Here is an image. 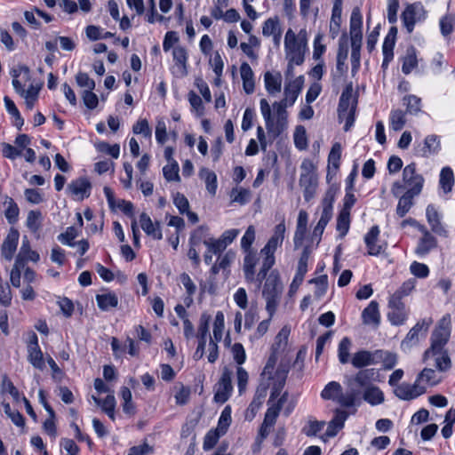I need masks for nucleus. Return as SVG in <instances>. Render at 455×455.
Wrapping results in <instances>:
<instances>
[{
  "label": "nucleus",
  "mask_w": 455,
  "mask_h": 455,
  "mask_svg": "<svg viewBox=\"0 0 455 455\" xmlns=\"http://www.w3.org/2000/svg\"><path fill=\"white\" fill-rule=\"evenodd\" d=\"M378 377L379 371L375 368L359 370L355 374L347 377L345 381L346 391L339 397L338 403L344 408H354L355 413L356 407L362 403L367 380Z\"/></svg>",
  "instance_id": "f257e3e1"
},
{
  "label": "nucleus",
  "mask_w": 455,
  "mask_h": 455,
  "mask_svg": "<svg viewBox=\"0 0 455 455\" xmlns=\"http://www.w3.org/2000/svg\"><path fill=\"white\" fill-rule=\"evenodd\" d=\"M424 181L423 176L416 172V164L411 163L403 168V182L396 181L393 184L392 193L395 196H398L405 190V193L419 196L422 191Z\"/></svg>",
  "instance_id": "f03ea898"
},
{
  "label": "nucleus",
  "mask_w": 455,
  "mask_h": 455,
  "mask_svg": "<svg viewBox=\"0 0 455 455\" xmlns=\"http://www.w3.org/2000/svg\"><path fill=\"white\" fill-rule=\"evenodd\" d=\"M283 283L276 270L272 271L267 277L262 296L266 300V310L273 317L279 305L283 293Z\"/></svg>",
  "instance_id": "7ed1b4c3"
},
{
  "label": "nucleus",
  "mask_w": 455,
  "mask_h": 455,
  "mask_svg": "<svg viewBox=\"0 0 455 455\" xmlns=\"http://www.w3.org/2000/svg\"><path fill=\"white\" fill-rule=\"evenodd\" d=\"M284 48L288 61L294 62L298 66L304 62L306 48L297 44L296 34L291 28L285 34Z\"/></svg>",
  "instance_id": "20e7f679"
},
{
  "label": "nucleus",
  "mask_w": 455,
  "mask_h": 455,
  "mask_svg": "<svg viewBox=\"0 0 455 455\" xmlns=\"http://www.w3.org/2000/svg\"><path fill=\"white\" fill-rule=\"evenodd\" d=\"M451 335V316L444 315L431 336V349H444Z\"/></svg>",
  "instance_id": "39448f33"
},
{
  "label": "nucleus",
  "mask_w": 455,
  "mask_h": 455,
  "mask_svg": "<svg viewBox=\"0 0 455 455\" xmlns=\"http://www.w3.org/2000/svg\"><path fill=\"white\" fill-rule=\"evenodd\" d=\"M334 196H335V193L331 189H329L326 192L325 196L322 202L323 211H322L321 218H320L317 225L314 228L313 236L320 237L323 235L326 225L331 219L332 204L334 202Z\"/></svg>",
  "instance_id": "423d86ee"
},
{
  "label": "nucleus",
  "mask_w": 455,
  "mask_h": 455,
  "mask_svg": "<svg viewBox=\"0 0 455 455\" xmlns=\"http://www.w3.org/2000/svg\"><path fill=\"white\" fill-rule=\"evenodd\" d=\"M214 400L217 403H224L228 400L233 390L232 386V372L228 368L225 367L220 380L214 387Z\"/></svg>",
  "instance_id": "0eeeda50"
},
{
  "label": "nucleus",
  "mask_w": 455,
  "mask_h": 455,
  "mask_svg": "<svg viewBox=\"0 0 455 455\" xmlns=\"http://www.w3.org/2000/svg\"><path fill=\"white\" fill-rule=\"evenodd\" d=\"M424 17L425 11L419 3L408 5L402 13L403 22L409 33L412 32L415 23L423 20Z\"/></svg>",
  "instance_id": "6e6552de"
},
{
  "label": "nucleus",
  "mask_w": 455,
  "mask_h": 455,
  "mask_svg": "<svg viewBox=\"0 0 455 455\" xmlns=\"http://www.w3.org/2000/svg\"><path fill=\"white\" fill-rule=\"evenodd\" d=\"M211 315L203 314L200 317V323L197 331L198 346L193 355L195 360H200L204 355L207 337L209 334V323Z\"/></svg>",
  "instance_id": "1a4fd4ad"
},
{
  "label": "nucleus",
  "mask_w": 455,
  "mask_h": 455,
  "mask_svg": "<svg viewBox=\"0 0 455 455\" xmlns=\"http://www.w3.org/2000/svg\"><path fill=\"white\" fill-rule=\"evenodd\" d=\"M28 360L36 369L43 370L44 368V361L43 353L38 345V339L35 332L29 336L28 342Z\"/></svg>",
  "instance_id": "9d476101"
},
{
  "label": "nucleus",
  "mask_w": 455,
  "mask_h": 455,
  "mask_svg": "<svg viewBox=\"0 0 455 455\" xmlns=\"http://www.w3.org/2000/svg\"><path fill=\"white\" fill-rule=\"evenodd\" d=\"M429 359L435 361V366L440 371H445L451 366V358L444 349L428 348L424 354V361L427 362Z\"/></svg>",
  "instance_id": "9b49d317"
},
{
  "label": "nucleus",
  "mask_w": 455,
  "mask_h": 455,
  "mask_svg": "<svg viewBox=\"0 0 455 455\" xmlns=\"http://www.w3.org/2000/svg\"><path fill=\"white\" fill-rule=\"evenodd\" d=\"M426 392V387L421 386L419 382L415 381L414 384L411 385L408 383H403L397 386L395 389V395L403 400H411Z\"/></svg>",
  "instance_id": "f8f14e48"
},
{
  "label": "nucleus",
  "mask_w": 455,
  "mask_h": 455,
  "mask_svg": "<svg viewBox=\"0 0 455 455\" xmlns=\"http://www.w3.org/2000/svg\"><path fill=\"white\" fill-rule=\"evenodd\" d=\"M379 380V377L377 379H371L367 380L366 389L364 390V395L363 400L371 404V406H376L381 404L385 401V395L382 390L376 385L374 382Z\"/></svg>",
  "instance_id": "ddd939ff"
},
{
  "label": "nucleus",
  "mask_w": 455,
  "mask_h": 455,
  "mask_svg": "<svg viewBox=\"0 0 455 455\" xmlns=\"http://www.w3.org/2000/svg\"><path fill=\"white\" fill-rule=\"evenodd\" d=\"M388 307L390 311L387 314V318L391 323L394 325L403 324L407 318V313L402 300L390 298Z\"/></svg>",
  "instance_id": "4468645a"
},
{
  "label": "nucleus",
  "mask_w": 455,
  "mask_h": 455,
  "mask_svg": "<svg viewBox=\"0 0 455 455\" xmlns=\"http://www.w3.org/2000/svg\"><path fill=\"white\" fill-rule=\"evenodd\" d=\"M20 233L15 228H11L1 246V254L6 260H11L16 251Z\"/></svg>",
  "instance_id": "2eb2a0df"
},
{
  "label": "nucleus",
  "mask_w": 455,
  "mask_h": 455,
  "mask_svg": "<svg viewBox=\"0 0 455 455\" xmlns=\"http://www.w3.org/2000/svg\"><path fill=\"white\" fill-rule=\"evenodd\" d=\"M289 368L286 364L281 363L276 369L273 377L274 384L271 390V395L268 403L280 395L283 387L285 385Z\"/></svg>",
  "instance_id": "dca6fc26"
},
{
  "label": "nucleus",
  "mask_w": 455,
  "mask_h": 455,
  "mask_svg": "<svg viewBox=\"0 0 455 455\" xmlns=\"http://www.w3.org/2000/svg\"><path fill=\"white\" fill-rule=\"evenodd\" d=\"M356 97L353 94V84L349 83L346 85L339 102L338 112L339 118L347 114L353 106H356Z\"/></svg>",
  "instance_id": "f3484780"
},
{
  "label": "nucleus",
  "mask_w": 455,
  "mask_h": 455,
  "mask_svg": "<svg viewBox=\"0 0 455 455\" xmlns=\"http://www.w3.org/2000/svg\"><path fill=\"white\" fill-rule=\"evenodd\" d=\"M379 227L373 226L364 236L369 255L377 256L384 250L383 245L379 243Z\"/></svg>",
  "instance_id": "a211bd4d"
},
{
  "label": "nucleus",
  "mask_w": 455,
  "mask_h": 455,
  "mask_svg": "<svg viewBox=\"0 0 455 455\" xmlns=\"http://www.w3.org/2000/svg\"><path fill=\"white\" fill-rule=\"evenodd\" d=\"M303 84L304 77L302 76L287 84L284 87V98L283 100H287V103L292 106L302 90Z\"/></svg>",
  "instance_id": "6ab92c4d"
},
{
  "label": "nucleus",
  "mask_w": 455,
  "mask_h": 455,
  "mask_svg": "<svg viewBox=\"0 0 455 455\" xmlns=\"http://www.w3.org/2000/svg\"><path fill=\"white\" fill-rule=\"evenodd\" d=\"M91 188L92 185L89 180L84 177L73 180L68 186L69 192L78 196L81 200L90 196Z\"/></svg>",
  "instance_id": "aec40b11"
},
{
  "label": "nucleus",
  "mask_w": 455,
  "mask_h": 455,
  "mask_svg": "<svg viewBox=\"0 0 455 455\" xmlns=\"http://www.w3.org/2000/svg\"><path fill=\"white\" fill-rule=\"evenodd\" d=\"M363 323L366 325H373L378 327L380 323V314L379 311V304L372 300L362 312Z\"/></svg>",
  "instance_id": "412c9836"
},
{
  "label": "nucleus",
  "mask_w": 455,
  "mask_h": 455,
  "mask_svg": "<svg viewBox=\"0 0 455 455\" xmlns=\"http://www.w3.org/2000/svg\"><path fill=\"white\" fill-rule=\"evenodd\" d=\"M375 351L360 350L354 354L351 363L355 368L363 370L365 367L376 364Z\"/></svg>",
  "instance_id": "4be33fe9"
},
{
  "label": "nucleus",
  "mask_w": 455,
  "mask_h": 455,
  "mask_svg": "<svg viewBox=\"0 0 455 455\" xmlns=\"http://www.w3.org/2000/svg\"><path fill=\"white\" fill-rule=\"evenodd\" d=\"M267 386L259 387L257 388L256 394L253 397V400L250 403L249 407L245 411V419L248 420H252L256 416L258 411L261 407L264 398L267 395Z\"/></svg>",
  "instance_id": "5701e85b"
},
{
  "label": "nucleus",
  "mask_w": 455,
  "mask_h": 455,
  "mask_svg": "<svg viewBox=\"0 0 455 455\" xmlns=\"http://www.w3.org/2000/svg\"><path fill=\"white\" fill-rule=\"evenodd\" d=\"M259 104L260 111L266 123V129L267 133L272 135L274 138L277 137L280 134L281 130L278 129V127L274 124L270 105L266 99H261Z\"/></svg>",
  "instance_id": "b1692460"
},
{
  "label": "nucleus",
  "mask_w": 455,
  "mask_h": 455,
  "mask_svg": "<svg viewBox=\"0 0 455 455\" xmlns=\"http://www.w3.org/2000/svg\"><path fill=\"white\" fill-rule=\"evenodd\" d=\"M426 213L431 230L436 235L446 236L447 232L440 221V214L435 206L428 205Z\"/></svg>",
  "instance_id": "393cba45"
},
{
  "label": "nucleus",
  "mask_w": 455,
  "mask_h": 455,
  "mask_svg": "<svg viewBox=\"0 0 455 455\" xmlns=\"http://www.w3.org/2000/svg\"><path fill=\"white\" fill-rule=\"evenodd\" d=\"M432 323V320L423 319L421 322H419L413 328L410 330L408 332L403 343L415 344L419 341V336L426 335L430 324Z\"/></svg>",
  "instance_id": "a878e982"
},
{
  "label": "nucleus",
  "mask_w": 455,
  "mask_h": 455,
  "mask_svg": "<svg viewBox=\"0 0 455 455\" xmlns=\"http://www.w3.org/2000/svg\"><path fill=\"white\" fill-rule=\"evenodd\" d=\"M140 223L141 226V228L144 230V232L152 236L154 239L160 240L162 239V232L160 229V226L158 223L154 224L151 220L150 217L143 212L140 216Z\"/></svg>",
  "instance_id": "bb28decb"
},
{
  "label": "nucleus",
  "mask_w": 455,
  "mask_h": 455,
  "mask_svg": "<svg viewBox=\"0 0 455 455\" xmlns=\"http://www.w3.org/2000/svg\"><path fill=\"white\" fill-rule=\"evenodd\" d=\"M299 186L303 188L305 200L310 201L315 194L317 186L316 175H300Z\"/></svg>",
  "instance_id": "cd10ccee"
},
{
  "label": "nucleus",
  "mask_w": 455,
  "mask_h": 455,
  "mask_svg": "<svg viewBox=\"0 0 455 455\" xmlns=\"http://www.w3.org/2000/svg\"><path fill=\"white\" fill-rule=\"evenodd\" d=\"M172 57L175 61L177 72L180 76H185L188 74L187 61L188 52L184 47L177 46L172 50Z\"/></svg>",
  "instance_id": "c85d7f7f"
},
{
  "label": "nucleus",
  "mask_w": 455,
  "mask_h": 455,
  "mask_svg": "<svg viewBox=\"0 0 455 455\" xmlns=\"http://www.w3.org/2000/svg\"><path fill=\"white\" fill-rule=\"evenodd\" d=\"M376 364L381 363L383 370H392L397 363V355L387 350H375Z\"/></svg>",
  "instance_id": "c756f323"
},
{
  "label": "nucleus",
  "mask_w": 455,
  "mask_h": 455,
  "mask_svg": "<svg viewBox=\"0 0 455 455\" xmlns=\"http://www.w3.org/2000/svg\"><path fill=\"white\" fill-rule=\"evenodd\" d=\"M244 251L246 253V255L243 259L244 276L248 282H253L255 280L254 267L258 261L257 254L252 250Z\"/></svg>",
  "instance_id": "7c9ffc66"
},
{
  "label": "nucleus",
  "mask_w": 455,
  "mask_h": 455,
  "mask_svg": "<svg viewBox=\"0 0 455 455\" xmlns=\"http://www.w3.org/2000/svg\"><path fill=\"white\" fill-rule=\"evenodd\" d=\"M240 73L243 80V87L244 92L247 94H251L254 92L255 88L254 74L251 68L248 63L243 62L240 67Z\"/></svg>",
  "instance_id": "2f4dec72"
},
{
  "label": "nucleus",
  "mask_w": 455,
  "mask_h": 455,
  "mask_svg": "<svg viewBox=\"0 0 455 455\" xmlns=\"http://www.w3.org/2000/svg\"><path fill=\"white\" fill-rule=\"evenodd\" d=\"M265 87L268 93L275 94L281 92L282 76L279 72L272 74L267 71L264 74Z\"/></svg>",
  "instance_id": "473e14b6"
},
{
  "label": "nucleus",
  "mask_w": 455,
  "mask_h": 455,
  "mask_svg": "<svg viewBox=\"0 0 455 455\" xmlns=\"http://www.w3.org/2000/svg\"><path fill=\"white\" fill-rule=\"evenodd\" d=\"M96 301L100 309L108 311L110 308L116 307L119 300L116 293L108 291L97 294Z\"/></svg>",
  "instance_id": "72a5a7b5"
},
{
  "label": "nucleus",
  "mask_w": 455,
  "mask_h": 455,
  "mask_svg": "<svg viewBox=\"0 0 455 455\" xmlns=\"http://www.w3.org/2000/svg\"><path fill=\"white\" fill-rule=\"evenodd\" d=\"M341 385L337 381L329 382L321 393L324 400H332L338 403L339 397L344 394Z\"/></svg>",
  "instance_id": "f704fd0d"
},
{
  "label": "nucleus",
  "mask_w": 455,
  "mask_h": 455,
  "mask_svg": "<svg viewBox=\"0 0 455 455\" xmlns=\"http://www.w3.org/2000/svg\"><path fill=\"white\" fill-rule=\"evenodd\" d=\"M307 224V213L300 211L298 217L297 228L294 235V243L297 246L301 243L304 239Z\"/></svg>",
  "instance_id": "c9c22d12"
},
{
  "label": "nucleus",
  "mask_w": 455,
  "mask_h": 455,
  "mask_svg": "<svg viewBox=\"0 0 455 455\" xmlns=\"http://www.w3.org/2000/svg\"><path fill=\"white\" fill-rule=\"evenodd\" d=\"M199 177L204 180L207 191L214 196L217 190V176L207 168H202L199 172Z\"/></svg>",
  "instance_id": "e433bc0d"
},
{
  "label": "nucleus",
  "mask_w": 455,
  "mask_h": 455,
  "mask_svg": "<svg viewBox=\"0 0 455 455\" xmlns=\"http://www.w3.org/2000/svg\"><path fill=\"white\" fill-rule=\"evenodd\" d=\"M309 259V251L307 248H305L301 253V256L298 262L297 273L294 276V283L301 284L304 280V276L307 271V262Z\"/></svg>",
  "instance_id": "4c0bfd02"
},
{
  "label": "nucleus",
  "mask_w": 455,
  "mask_h": 455,
  "mask_svg": "<svg viewBox=\"0 0 455 455\" xmlns=\"http://www.w3.org/2000/svg\"><path fill=\"white\" fill-rule=\"evenodd\" d=\"M4 205H6V209L4 210V216L9 224L16 223L20 213V209L17 204L12 197L6 196L4 200Z\"/></svg>",
  "instance_id": "58836bf2"
},
{
  "label": "nucleus",
  "mask_w": 455,
  "mask_h": 455,
  "mask_svg": "<svg viewBox=\"0 0 455 455\" xmlns=\"http://www.w3.org/2000/svg\"><path fill=\"white\" fill-rule=\"evenodd\" d=\"M436 246L437 241L434 236L428 238H420L415 249V253L419 257H424Z\"/></svg>",
  "instance_id": "ea45409f"
},
{
  "label": "nucleus",
  "mask_w": 455,
  "mask_h": 455,
  "mask_svg": "<svg viewBox=\"0 0 455 455\" xmlns=\"http://www.w3.org/2000/svg\"><path fill=\"white\" fill-rule=\"evenodd\" d=\"M42 220L41 212L32 210L28 213L26 226L32 233H37L42 228Z\"/></svg>",
  "instance_id": "a19ab883"
},
{
  "label": "nucleus",
  "mask_w": 455,
  "mask_h": 455,
  "mask_svg": "<svg viewBox=\"0 0 455 455\" xmlns=\"http://www.w3.org/2000/svg\"><path fill=\"white\" fill-rule=\"evenodd\" d=\"M417 65L418 60L416 56V50L414 47H410L407 49L406 55L403 58L402 71L405 75H408L417 67Z\"/></svg>",
  "instance_id": "79ce46f5"
},
{
  "label": "nucleus",
  "mask_w": 455,
  "mask_h": 455,
  "mask_svg": "<svg viewBox=\"0 0 455 455\" xmlns=\"http://www.w3.org/2000/svg\"><path fill=\"white\" fill-rule=\"evenodd\" d=\"M440 186L444 193H449L454 184L453 172L450 167H443L440 173Z\"/></svg>",
  "instance_id": "37998d69"
},
{
  "label": "nucleus",
  "mask_w": 455,
  "mask_h": 455,
  "mask_svg": "<svg viewBox=\"0 0 455 455\" xmlns=\"http://www.w3.org/2000/svg\"><path fill=\"white\" fill-rule=\"evenodd\" d=\"M362 44V36H351V62L353 71L357 69L360 65V50Z\"/></svg>",
  "instance_id": "c03bdc74"
},
{
  "label": "nucleus",
  "mask_w": 455,
  "mask_h": 455,
  "mask_svg": "<svg viewBox=\"0 0 455 455\" xmlns=\"http://www.w3.org/2000/svg\"><path fill=\"white\" fill-rule=\"evenodd\" d=\"M416 196H412V194L404 193L398 201V204L396 207V213L399 217H403L413 205V198Z\"/></svg>",
  "instance_id": "a18cd8bd"
},
{
  "label": "nucleus",
  "mask_w": 455,
  "mask_h": 455,
  "mask_svg": "<svg viewBox=\"0 0 455 455\" xmlns=\"http://www.w3.org/2000/svg\"><path fill=\"white\" fill-rule=\"evenodd\" d=\"M251 190L243 188H234L230 193L232 201L241 205L248 203L251 199Z\"/></svg>",
  "instance_id": "49530a36"
},
{
  "label": "nucleus",
  "mask_w": 455,
  "mask_h": 455,
  "mask_svg": "<svg viewBox=\"0 0 455 455\" xmlns=\"http://www.w3.org/2000/svg\"><path fill=\"white\" fill-rule=\"evenodd\" d=\"M362 16L359 9L355 8L353 10L350 18V36H362Z\"/></svg>",
  "instance_id": "de8ad7c7"
},
{
  "label": "nucleus",
  "mask_w": 455,
  "mask_h": 455,
  "mask_svg": "<svg viewBox=\"0 0 455 455\" xmlns=\"http://www.w3.org/2000/svg\"><path fill=\"white\" fill-rule=\"evenodd\" d=\"M350 226V212L347 210H341L337 219V230L339 232V235L343 237L349 229Z\"/></svg>",
  "instance_id": "09e8293b"
},
{
  "label": "nucleus",
  "mask_w": 455,
  "mask_h": 455,
  "mask_svg": "<svg viewBox=\"0 0 455 455\" xmlns=\"http://www.w3.org/2000/svg\"><path fill=\"white\" fill-rule=\"evenodd\" d=\"M282 30L278 17L267 19L262 27V34L264 36H271L272 35Z\"/></svg>",
  "instance_id": "8fccbe9b"
},
{
  "label": "nucleus",
  "mask_w": 455,
  "mask_h": 455,
  "mask_svg": "<svg viewBox=\"0 0 455 455\" xmlns=\"http://www.w3.org/2000/svg\"><path fill=\"white\" fill-rule=\"evenodd\" d=\"M231 423V408L229 405L226 406L222 411L220 417L218 421V426L216 429L220 432V434H226L228 427Z\"/></svg>",
  "instance_id": "3c124183"
},
{
  "label": "nucleus",
  "mask_w": 455,
  "mask_h": 455,
  "mask_svg": "<svg viewBox=\"0 0 455 455\" xmlns=\"http://www.w3.org/2000/svg\"><path fill=\"white\" fill-rule=\"evenodd\" d=\"M406 123L405 114L400 110H393L390 114V125L394 131H400Z\"/></svg>",
  "instance_id": "603ef678"
},
{
  "label": "nucleus",
  "mask_w": 455,
  "mask_h": 455,
  "mask_svg": "<svg viewBox=\"0 0 455 455\" xmlns=\"http://www.w3.org/2000/svg\"><path fill=\"white\" fill-rule=\"evenodd\" d=\"M224 435V434H220L218 429L213 428L211 429L204 436L203 448L204 451L212 450L216 443H218L220 436Z\"/></svg>",
  "instance_id": "864d4df0"
},
{
  "label": "nucleus",
  "mask_w": 455,
  "mask_h": 455,
  "mask_svg": "<svg viewBox=\"0 0 455 455\" xmlns=\"http://www.w3.org/2000/svg\"><path fill=\"white\" fill-rule=\"evenodd\" d=\"M163 174L168 181H180L179 165L176 161H172L163 168Z\"/></svg>",
  "instance_id": "5fc2aeb1"
},
{
  "label": "nucleus",
  "mask_w": 455,
  "mask_h": 455,
  "mask_svg": "<svg viewBox=\"0 0 455 455\" xmlns=\"http://www.w3.org/2000/svg\"><path fill=\"white\" fill-rule=\"evenodd\" d=\"M416 281L411 278L404 282L402 286L391 296V298L402 300V299L409 295L415 287Z\"/></svg>",
  "instance_id": "6e6d98bb"
},
{
  "label": "nucleus",
  "mask_w": 455,
  "mask_h": 455,
  "mask_svg": "<svg viewBox=\"0 0 455 455\" xmlns=\"http://www.w3.org/2000/svg\"><path fill=\"white\" fill-rule=\"evenodd\" d=\"M204 244L207 246V249L210 250V252L218 255V257L221 255V252L224 251L227 248L226 242H222L220 238H211L209 240H204Z\"/></svg>",
  "instance_id": "4d7b16f0"
},
{
  "label": "nucleus",
  "mask_w": 455,
  "mask_h": 455,
  "mask_svg": "<svg viewBox=\"0 0 455 455\" xmlns=\"http://www.w3.org/2000/svg\"><path fill=\"white\" fill-rule=\"evenodd\" d=\"M341 157V146L336 142L332 145L331 149L328 156L329 167L331 165L332 168L337 170L339 166V160Z\"/></svg>",
  "instance_id": "13d9d810"
},
{
  "label": "nucleus",
  "mask_w": 455,
  "mask_h": 455,
  "mask_svg": "<svg viewBox=\"0 0 455 455\" xmlns=\"http://www.w3.org/2000/svg\"><path fill=\"white\" fill-rule=\"evenodd\" d=\"M289 106L290 105L287 103V100H282L280 102H275L273 104L274 110L277 115V124L275 126H277L280 130H282L280 126L283 125V122L286 119V108Z\"/></svg>",
  "instance_id": "bf43d9fd"
},
{
  "label": "nucleus",
  "mask_w": 455,
  "mask_h": 455,
  "mask_svg": "<svg viewBox=\"0 0 455 455\" xmlns=\"http://www.w3.org/2000/svg\"><path fill=\"white\" fill-rule=\"evenodd\" d=\"M351 347V340L345 337L339 344V360L341 363H347L349 359V350Z\"/></svg>",
  "instance_id": "052dcab7"
},
{
  "label": "nucleus",
  "mask_w": 455,
  "mask_h": 455,
  "mask_svg": "<svg viewBox=\"0 0 455 455\" xmlns=\"http://www.w3.org/2000/svg\"><path fill=\"white\" fill-rule=\"evenodd\" d=\"M224 315L221 311L217 312L213 323V338L217 341H220L224 331Z\"/></svg>",
  "instance_id": "680f3d73"
},
{
  "label": "nucleus",
  "mask_w": 455,
  "mask_h": 455,
  "mask_svg": "<svg viewBox=\"0 0 455 455\" xmlns=\"http://www.w3.org/2000/svg\"><path fill=\"white\" fill-rule=\"evenodd\" d=\"M325 426L324 421L309 420L307 425L302 428V432L307 436H315L322 431Z\"/></svg>",
  "instance_id": "e2e57ef3"
},
{
  "label": "nucleus",
  "mask_w": 455,
  "mask_h": 455,
  "mask_svg": "<svg viewBox=\"0 0 455 455\" xmlns=\"http://www.w3.org/2000/svg\"><path fill=\"white\" fill-rule=\"evenodd\" d=\"M188 97L192 109L196 111L197 116H202L204 114L202 99L193 91L188 92Z\"/></svg>",
  "instance_id": "0e129e2a"
},
{
  "label": "nucleus",
  "mask_w": 455,
  "mask_h": 455,
  "mask_svg": "<svg viewBox=\"0 0 455 455\" xmlns=\"http://www.w3.org/2000/svg\"><path fill=\"white\" fill-rule=\"evenodd\" d=\"M420 381H425L431 386H435L439 382V379L436 378L435 372L433 369L425 368L417 378V382L420 383Z\"/></svg>",
  "instance_id": "69168bd1"
},
{
  "label": "nucleus",
  "mask_w": 455,
  "mask_h": 455,
  "mask_svg": "<svg viewBox=\"0 0 455 455\" xmlns=\"http://www.w3.org/2000/svg\"><path fill=\"white\" fill-rule=\"evenodd\" d=\"M132 132L134 134H142L145 138H150L152 135V130L148 120L145 118L138 120L132 127Z\"/></svg>",
  "instance_id": "338daca9"
},
{
  "label": "nucleus",
  "mask_w": 455,
  "mask_h": 455,
  "mask_svg": "<svg viewBox=\"0 0 455 455\" xmlns=\"http://www.w3.org/2000/svg\"><path fill=\"white\" fill-rule=\"evenodd\" d=\"M77 236V231L74 227H68L64 233L58 235V240L63 244L68 246H75L76 243L73 240Z\"/></svg>",
  "instance_id": "774afa93"
}]
</instances>
